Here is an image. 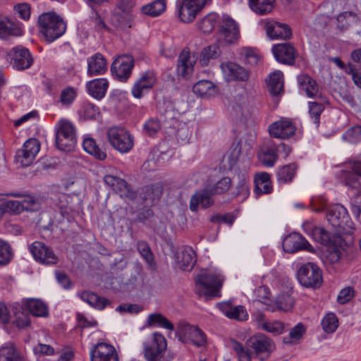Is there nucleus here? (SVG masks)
I'll use <instances>...</instances> for the list:
<instances>
[{
  "instance_id": "f257e3e1",
  "label": "nucleus",
  "mask_w": 361,
  "mask_h": 361,
  "mask_svg": "<svg viewBox=\"0 0 361 361\" xmlns=\"http://www.w3.org/2000/svg\"><path fill=\"white\" fill-rule=\"evenodd\" d=\"M342 181L350 190L351 211L361 221V160L353 162L350 171H343Z\"/></svg>"
},
{
  "instance_id": "f03ea898",
  "label": "nucleus",
  "mask_w": 361,
  "mask_h": 361,
  "mask_svg": "<svg viewBox=\"0 0 361 361\" xmlns=\"http://www.w3.org/2000/svg\"><path fill=\"white\" fill-rule=\"evenodd\" d=\"M291 151L292 148L284 142L276 143L271 139H266L259 145L257 157L264 166L271 168L276 164L279 154H282L286 159Z\"/></svg>"
},
{
  "instance_id": "7ed1b4c3",
  "label": "nucleus",
  "mask_w": 361,
  "mask_h": 361,
  "mask_svg": "<svg viewBox=\"0 0 361 361\" xmlns=\"http://www.w3.org/2000/svg\"><path fill=\"white\" fill-rule=\"evenodd\" d=\"M40 32L48 42H52L62 36L66 30V24L55 12L43 13L38 18Z\"/></svg>"
},
{
  "instance_id": "20e7f679",
  "label": "nucleus",
  "mask_w": 361,
  "mask_h": 361,
  "mask_svg": "<svg viewBox=\"0 0 361 361\" xmlns=\"http://www.w3.org/2000/svg\"><path fill=\"white\" fill-rule=\"evenodd\" d=\"M224 277L219 270L199 274L196 279L197 293L206 297H220Z\"/></svg>"
},
{
  "instance_id": "39448f33",
  "label": "nucleus",
  "mask_w": 361,
  "mask_h": 361,
  "mask_svg": "<svg viewBox=\"0 0 361 361\" xmlns=\"http://www.w3.org/2000/svg\"><path fill=\"white\" fill-rule=\"evenodd\" d=\"M167 348L165 337L159 332L153 333L143 343V353L147 361H165L164 354Z\"/></svg>"
},
{
  "instance_id": "423d86ee",
  "label": "nucleus",
  "mask_w": 361,
  "mask_h": 361,
  "mask_svg": "<svg viewBox=\"0 0 361 361\" xmlns=\"http://www.w3.org/2000/svg\"><path fill=\"white\" fill-rule=\"evenodd\" d=\"M106 135L111 146L120 153H128L134 146L133 137L125 128L111 127L108 129Z\"/></svg>"
},
{
  "instance_id": "0eeeda50",
  "label": "nucleus",
  "mask_w": 361,
  "mask_h": 361,
  "mask_svg": "<svg viewBox=\"0 0 361 361\" xmlns=\"http://www.w3.org/2000/svg\"><path fill=\"white\" fill-rule=\"evenodd\" d=\"M326 217L329 224L340 231L348 233L353 229V222L351 221L347 209L340 204L328 207Z\"/></svg>"
},
{
  "instance_id": "6e6552de",
  "label": "nucleus",
  "mask_w": 361,
  "mask_h": 361,
  "mask_svg": "<svg viewBox=\"0 0 361 361\" xmlns=\"http://www.w3.org/2000/svg\"><path fill=\"white\" fill-rule=\"evenodd\" d=\"M178 340L183 343H192L197 347L207 344V336L198 326L185 322H180L176 332Z\"/></svg>"
},
{
  "instance_id": "1a4fd4ad",
  "label": "nucleus",
  "mask_w": 361,
  "mask_h": 361,
  "mask_svg": "<svg viewBox=\"0 0 361 361\" xmlns=\"http://www.w3.org/2000/svg\"><path fill=\"white\" fill-rule=\"evenodd\" d=\"M304 231L321 245L329 248L336 246L341 241V236L337 233H331L322 226H317L311 221H305L302 224Z\"/></svg>"
},
{
  "instance_id": "9d476101",
  "label": "nucleus",
  "mask_w": 361,
  "mask_h": 361,
  "mask_svg": "<svg viewBox=\"0 0 361 361\" xmlns=\"http://www.w3.org/2000/svg\"><path fill=\"white\" fill-rule=\"evenodd\" d=\"M211 0H177L176 6L179 19L183 23L192 22Z\"/></svg>"
},
{
  "instance_id": "9b49d317",
  "label": "nucleus",
  "mask_w": 361,
  "mask_h": 361,
  "mask_svg": "<svg viewBox=\"0 0 361 361\" xmlns=\"http://www.w3.org/2000/svg\"><path fill=\"white\" fill-rule=\"evenodd\" d=\"M76 137L73 125L68 121L62 120L56 135V145L61 151L69 152L75 146Z\"/></svg>"
},
{
  "instance_id": "f8f14e48",
  "label": "nucleus",
  "mask_w": 361,
  "mask_h": 361,
  "mask_svg": "<svg viewBox=\"0 0 361 361\" xmlns=\"http://www.w3.org/2000/svg\"><path fill=\"white\" fill-rule=\"evenodd\" d=\"M135 66L133 56L122 54L118 56L111 66V72L117 80L126 82L130 78Z\"/></svg>"
},
{
  "instance_id": "ddd939ff",
  "label": "nucleus",
  "mask_w": 361,
  "mask_h": 361,
  "mask_svg": "<svg viewBox=\"0 0 361 361\" xmlns=\"http://www.w3.org/2000/svg\"><path fill=\"white\" fill-rule=\"evenodd\" d=\"M298 279L305 287L319 288L322 283V271L316 264L309 262L300 268Z\"/></svg>"
},
{
  "instance_id": "4468645a",
  "label": "nucleus",
  "mask_w": 361,
  "mask_h": 361,
  "mask_svg": "<svg viewBox=\"0 0 361 361\" xmlns=\"http://www.w3.org/2000/svg\"><path fill=\"white\" fill-rule=\"evenodd\" d=\"M40 149V142L36 138H30L25 141L22 148L18 150L15 157L16 161L21 166L27 167L34 161Z\"/></svg>"
},
{
  "instance_id": "2eb2a0df",
  "label": "nucleus",
  "mask_w": 361,
  "mask_h": 361,
  "mask_svg": "<svg viewBox=\"0 0 361 361\" xmlns=\"http://www.w3.org/2000/svg\"><path fill=\"white\" fill-rule=\"evenodd\" d=\"M7 56L11 59L13 68L18 71L27 69L33 63V58L29 49L21 45L10 49Z\"/></svg>"
},
{
  "instance_id": "dca6fc26",
  "label": "nucleus",
  "mask_w": 361,
  "mask_h": 361,
  "mask_svg": "<svg viewBox=\"0 0 361 361\" xmlns=\"http://www.w3.org/2000/svg\"><path fill=\"white\" fill-rule=\"evenodd\" d=\"M219 41L225 44H233L240 38V30L236 22L229 16H223L219 30Z\"/></svg>"
},
{
  "instance_id": "f3484780",
  "label": "nucleus",
  "mask_w": 361,
  "mask_h": 361,
  "mask_svg": "<svg viewBox=\"0 0 361 361\" xmlns=\"http://www.w3.org/2000/svg\"><path fill=\"white\" fill-rule=\"evenodd\" d=\"M29 250L34 259L41 264L50 265L56 264L58 262V257L52 249L44 243L39 241L32 243L30 245Z\"/></svg>"
},
{
  "instance_id": "a211bd4d",
  "label": "nucleus",
  "mask_w": 361,
  "mask_h": 361,
  "mask_svg": "<svg viewBox=\"0 0 361 361\" xmlns=\"http://www.w3.org/2000/svg\"><path fill=\"white\" fill-rule=\"evenodd\" d=\"M283 249L286 252L295 253L300 250L314 252V247L300 233H292L283 241Z\"/></svg>"
},
{
  "instance_id": "6ab92c4d",
  "label": "nucleus",
  "mask_w": 361,
  "mask_h": 361,
  "mask_svg": "<svg viewBox=\"0 0 361 361\" xmlns=\"http://www.w3.org/2000/svg\"><path fill=\"white\" fill-rule=\"evenodd\" d=\"M271 51L279 63L288 66L295 63L298 52L292 44L285 42L275 44Z\"/></svg>"
},
{
  "instance_id": "aec40b11",
  "label": "nucleus",
  "mask_w": 361,
  "mask_h": 361,
  "mask_svg": "<svg viewBox=\"0 0 361 361\" xmlns=\"http://www.w3.org/2000/svg\"><path fill=\"white\" fill-rule=\"evenodd\" d=\"M90 355L91 361H118L116 348L106 343L94 345L90 351Z\"/></svg>"
},
{
  "instance_id": "412c9836",
  "label": "nucleus",
  "mask_w": 361,
  "mask_h": 361,
  "mask_svg": "<svg viewBox=\"0 0 361 361\" xmlns=\"http://www.w3.org/2000/svg\"><path fill=\"white\" fill-rule=\"evenodd\" d=\"M104 181L113 190L119 193L121 197L134 200L137 197L136 192L124 179L112 175H106Z\"/></svg>"
},
{
  "instance_id": "4be33fe9",
  "label": "nucleus",
  "mask_w": 361,
  "mask_h": 361,
  "mask_svg": "<svg viewBox=\"0 0 361 361\" xmlns=\"http://www.w3.org/2000/svg\"><path fill=\"white\" fill-rule=\"evenodd\" d=\"M295 126L287 118H281L269 126V135L275 138L283 140L290 138L295 135Z\"/></svg>"
},
{
  "instance_id": "5701e85b",
  "label": "nucleus",
  "mask_w": 361,
  "mask_h": 361,
  "mask_svg": "<svg viewBox=\"0 0 361 361\" xmlns=\"http://www.w3.org/2000/svg\"><path fill=\"white\" fill-rule=\"evenodd\" d=\"M245 345L252 350L256 355L270 353L274 348L273 341L262 334H257L249 338L245 342Z\"/></svg>"
},
{
  "instance_id": "b1692460",
  "label": "nucleus",
  "mask_w": 361,
  "mask_h": 361,
  "mask_svg": "<svg viewBox=\"0 0 361 361\" xmlns=\"http://www.w3.org/2000/svg\"><path fill=\"white\" fill-rule=\"evenodd\" d=\"M221 68L228 80H240L245 82L249 79V71L235 63H222L221 64Z\"/></svg>"
},
{
  "instance_id": "393cba45",
  "label": "nucleus",
  "mask_w": 361,
  "mask_h": 361,
  "mask_svg": "<svg viewBox=\"0 0 361 361\" xmlns=\"http://www.w3.org/2000/svg\"><path fill=\"white\" fill-rule=\"evenodd\" d=\"M215 194L210 188H205L196 192L191 197L190 202V209L192 212H197L200 204L202 209H207L212 207L214 200L213 197Z\"/></svg>"
},
{
  "instance_id": "a878e982",
  "label": "nucleus",
  "mask_w": 361,
  "mask_h": 361,
  "mask_svg": "<svg viewBox=\"0 0 361 361\" xmlns=\"http://www.w3.org/2000/svg\"><path fill=\"white\" fill-rule=\"evenodd\" d=\"M20 303L25 310L29 312L34 317H47L49 316V308L47 305L42 300L37 298H23Z\"/></svg>"
},
{
  "instance_id": "bb28decb",
  "label": "nucleus",
  "mask_w": 361,
  "mask_h": 361,
  "mask_svg": "<svg viewBox=\"0 0 361 361\" xmlns=\"http://www.w3.org/2000/svg\"><path fill=\"white\" fill-rule=\"evenodd\" d=\"M219 310L228 318L238 321H246L248 314L243 305L233 306L231 303L221 302L217 305Z\"/></svg>"
},
{
  "instance_id": "cd10ccee",
  "label": "nucleus",
  "mask_w": 361,
  "mask_h": 361,
  "mask_svg": "<svg viewBox=\"0 0 361 361\" xmlns=\"http://www.w3.org/2000/svg\"><path fill=\"white\" fill-rule=\"evenodd\" d=\"M107 71V63L104 56L96 53L87 59V74L90 77L104 74Z\"/></svg>"
},
{
  "instance_id": "c85d7f7f",
  "label": "nucleus",
  "mask_w": 361,
  "mask_h": 361,
  "mask_svg": "<svg viewBox=\"0 0 361 361\" xmlns=\"http://www.w3.org/2000/svg\"><path fill=\"white\" fill-rule=\"evenodd\" d=\"M267 35L271 39H286L292 36L290 27L284 23L279 22H268L265 25Z\"/></svg>"
},
{
  "instance_id": "c756f323",
  "label": "nucleus",
  "mask_w": 361,
  "mask_h": 361,
  "mask_svg": "<svg viewBox=\"0 0 361 361\" xmlns=\"http://www.w3.org/2000/svg\"><path fill=\"white\" fill-rule=\"evenodd\" d=\"M13 317L11 321V324L18 329H25L30 326L31 321L27 313L25 312V307L20 302H16L13 305Z\"/></svg>"
},
{
  "instance_id": "7c9ffc66",
  "label": "nucleus",
  "mask_w": 361,
  "mask_h": 361,
  "mask_svg": "<svg viewBox=\"0 0 361 361\" xmlns=\"http://www.w3.org/2000/svg\"><path fill=\"white\" fill-rule=\"evenodd\" d=\"M23 34V30L19 23L0 15V38L6 39L10 36H21Z\"/></svg>"
},
{
  "instance_id": "2f4dec72",
  "label": "nucleus",
  "mask_w": 361,
  "mask_h": 361,
  "mask_svg": "<svg viewBox=\"0 0 361 361\" xmlns=\"http://www.w3.org/2000/svg\"><path fill=\"white\" fill-rule=\"evenodd\" d=\"M107 79L102 78L93 79L86 84V89L90 95L100 100L104 97L109 88Z\"/></svg>"
},
{
  "instance_id": "473e14b6",
  "label": "nucleus",
  "mask_w": 361,
  "mask_h": 361,
  "mask_svg": "<svg viewBox=\"0 0 361 361\" xmlns=\"http://www.w3.org/2000/svg\"><path fill=\"white\" fill-rule=\"evenodd\" d=\"M299 88L307 97L314 98L319 94L317 82L312 77L306 73H302L297 76Z\"/></svg>"
},
{
  "instance_id": "72a5a7b5",
  "label": "nucleus",
  "mask_w": 361,
  "mask_h": 361,
  "mask_svg": "<svg viewBox=\"0 0 361 361\" xmlns=\"http://www.w3.org/2000/svg\"><path fill=\"white\" fill-rule=\"evenodd\" d=\"M195 63V61L190 56V51L183 49L178 56L176 68L178 75L185 78H188L193 71Z\"/></svg>"
},
{
  "instance_id": "f704fd0d",
  "label": "nucleus",
  "mask_w": 361,
  "mask_h": 361,
  "mask_svg": "<svg viewBox=\"0 0 361 361\" xmlns=\"http://www.w3.org/2000/svg\"><path fill=\"white\" fill-rule=\"evenodd\" d=\"M298 166L295 163H291L277 169L276 176L279 184H287L291 183L298 171Z\"/></svg>"
},
{
  "instance_id": "c9c22d12",
  "label": "nucleus",
  "mask_w": 361,
  "mask_h": 361,
  "mask_svg": "<svg viewBox=\"0 0 361 361\" xmlns=\"http://www.w3.org/2000/svg\"><path fill=\"white\" fill-rule=\"evenodd\" d=\"M283 76L281 71H276L270 73L267 80L269 91L273 97L280 96L283 92Z\"/></svg>"
},
{
  "instance_id": "e433bc0d",
  "label": "nucleus",
  "mask_w": 361,
  "mask_h": 361,
  "mask_svg": "<svg viewBox=\"0 0 361 361\" xmlns=\"http://www.w3.org/2000/svg\"><path fill=\"white\" fill-rule=\"evenodd\" d=\"M192 92L198 97L207 99L217 93V88L211 81L202 80L193 85Z\"/></svg>"
},
{
  "instance_id": "4c0bfd02",
  "label": "nucleus",
  "mask_w": 361,
  "mask_h": 361,
  "mask_svg": "<svg viewBox=\"0 0 361 361\" xmlns=\"http://www.w3.org/2000/svg\"><path fill=\"white\" fill-rule=\"evenodd\" d=\"M147 326L149 327L162 328L171 331L174 330V326L165 316L161 313H153L148 315Z\"/></svg>"
},
{
  "instance_id": "58836bf2",
  "label": "nucleus",
  "mask_w": 361,
  "mask_h": 361,
  "mask_svg": "<svg viewBox=\"0 0 361 361\" xmlns=\"http://www.w3.org/2000/svg\"><path fill=\"white\" fill-rule=\"evenodd\" d=\"M80 298L91 307L99 310L104 309L108 304H110V301L108 299L89 291L82 292L80 295Z\"/></svg>"
},
{
  "instance_id": "ea45409f",
  "label": "nucleus",
  "mask_w": 361,
  "mask_h": 361,
  "mask_svg": "<svg viewBox=\"0 0 361 361\" xmlns=\"http://www.w3.org/2000/svg\"><path fill=\"white\" fill-rule=\"evenodd\" d=\"M0 361H25L12 343H6L0 348Z\"/></svg>"
},
{
  "instance_id": "a19ab883",
  "label": "nucleus",
  "mask_w": 361,
  "mask_h": 361,
  "mask_svg": "<svg viewBox=\"0 0 361 361\" xmlns=\"http://www.w3.org/2000/svg\"><path fill=\"white\" fill-rule=\"evenodd\" d=\"M238 58L245 64L255 66L260 58L257 51L250 47H241L238 51Z\"/></svg>"
},
{
  "instance_id": "79ce46f5",
  "label": "nucleus",
  "mask_w": 361,
  "mask_h": 361,
  "mask_svg": "<svg viewBox=\"0 0 361 361\" xmlns=\"http://www.w3.org/2000/svg\"><path fill=\"white\" fill-rule=\"evenodd\" d=\"M84 150L94 158L103 161L106 158V153L102 150L92 138H85L82 142Z\"/></svg>"
},
{
  "instance_id": "37998d69",
  "label": "nucleus",
  "mask_w": 361,
  "mask_h": 361,
  "mask_svg": "<svg viewBox=\"0 0 361 361\" xmlns=\"http://www.w3.org/2000/svg\"><path fill=\"white\" fill-rule=\"evenodd\" d=\"M195 262V252L190 247L185 248L181 253V259L179 261L180 268L184 271H190Z\"/></svg>"
},
{
  "instance_id": "c03bdc74",
  "label": "nucleus",
  "mask_w": 361,
  "mask_h": 361,
  "mask_svg": "<svg viewBox=\"0 0 361 361\" xmlns=\"http://www.w3.org/2000/svg\"><path fill=\"white\" fill-rule=\"evenodd\" d=\"M221 51L219 47L213 44L204 47L200 56V63L202 66H207L210 59H215L218 58Z\"/></svg>"
},
{
  "instance_id": "a18cd8bd",
  "label": "nucleus",
  "mask_w": 361,
  "mask_h": 361,
  "mask_svg": "<svg viewBox=\"0 0 361 361\" xmlns=\"http://www.w3.org/2000/svg\"><path fill=\"white\" fill-rule=\"evenodd\" d=\"M250 8L259 15L270 13L274 6V0H248Z\"/></svg>"
},
{
  "instance_id": "49530a36",
  "label": "nucleus",
  "mask_w": 361,
  "mask_h": 361,
  "mask_svg": "<svg viewBox=\"0 0 361 361\" xmlns=\"http://www.w3.org/2000/svg\"><path fill=\"white\" fill-rule=\"evenodd\" d=\"M166 0H154L153 2L143 6L141 11L144 14L150 16H159L166 9Z\"/></svg>"
},
{
  "instance_id": "de8ad7c7",
  "label": "nucleus",
  "mask_w": 361,
  "mask_h": 361,
  "mask_svg": "<svg viewBox=\"0 0 361 361\" xmlns=\"http://www.w3.org/2000/svg\"><path fill=\"white\" fill-rule=\"evenodd\" d=\"M218 19L216 13H209L198 22V27L202 32L209 33L214 29Z\"/></svg>"
},
{
  "instance_id": "09e8293b",
  "label": "nucleus",
  "mask_w": 361,
  "mask_h": 361,
  "mask_svg": "<svg viewBox=\"0 0 361 361\" xmlns=\"http://www.w3.org/2000/svg\"><path fill=\"white\" fill-rule=\"evenodd\" d=\"M23 212L21 202L17 200H8L0 204V214L1 215L8 213L19 214Z\"/></svg>"
},
{
  "instance_id": "8fccbe9b",
  "label": "nucleus",
  "mask_w": 361,
  "mask_h": 361,
  "mask_svg": "<svg viewBox=\"0 0 361 361\" xmlns=\"http://www.w3.org/2000/svg\"><path fill=\"white\" fill-rule=\"evenodd\" d=\"M276 304L278 310L287 312L293 307L295 300L290 293H281L277 296Z\"/></svg>"
},
{
  "instance_id": "3c124183",
  "label": "nucleus",
  "mask_w": 361,
  "mask_h": 361,
  "mask_svg": "<svg viewBox=\"0 0 361 361\" xmlns=\"http://www.w3.org/2000/svg\"><path fill=\"white\" fill-rule=\"evenodd\" d=\"M323 330L327 334L336 331L338 326V320L334 313L326 314L322 320Z\"/></svg>"
},
{
  "instance_id": "603ef678",
  "label": "nucleus",
  "mask_w": 361,
  "mask_h": 361,
  "mask_svg": "<svg viewBox=\"0 0 361 361\" xmlns=\"http://www.w3.org/2000/svg\"><path fill=\"white\" fill-rule=\"evenodd\" d=\"M137 249L142 258L150 267L154 265V255L147 242L144 240L138 241L137 243Z\"/></svg>"
},
{
  "instance_id": "864d4df0",
  "label": "nucleus",
  "mask_w": 361,
  "mask_h": 361,
  "mask_svg": "<svg viewBox=\"0 0 361 361\" xmlns=\"http://www.w3.org/2000/svg\"><path fill=\"white\" fill-rule=\"evenodd\" d=\"M238 183L236 185V192H234L235 196H242L243 199L248 197L250 194L248 179L244 174H238Z\"/></svg>"
},
{
  "instance_id": "5fc2aeb1",
  "label": "nucleus",
  "mask_w": 361,
  "mask_h": 361,
  "mask_svg": "<svg viewBox=\"0 0 361 361\" xmlns=\"http://www.w3.org/2000/svg\"><path fill=\"white\" fill-rule=\"evenodd\" d=\"M232 348L237 355L238 361H251L250 348L236 341L232 342Z\"/></svg>"
},
{
  "instance_id": "6e6d98bb",
  "label": "nucleus",
  "mask_w": 361,
  "mask_h": 361,
  "mask_svg": "<svg viewBox=\"0 0 361 361\" xmlns=\"http://www.w3.org/2000/svg\"><path fill=\"white\" fill-rule=\"evenodd\" d=\"M76 96L75 89L72 87H67L61 92L60 102L63 106H68L73 104Z\"/></svg>"
},
{
  "instance_id": "4d7b16f0",
  "label": "nucleus",
  "mask_w": 361,
  "mask_h": 361,
  "mask_svg": "<svg viewBox=\"0 0 361 361\" xmlns=\"http://www.w3.org/2000/svg\"><path fill=\"white\" fill-rule=\"evenodd\" d=\"M13 257L11 245L6 241L0 240V264H7Z\"/></svg>"
},
{
  "instance_id": "13d9d810",
  "label": "nucleus",
  "mask_w": 361,
  "mask_h": 361,
  "mask_svg": "<svg viewBox=\"0 0 361 361\" xmlns=\"http://www.w3.org/2000/svg\"><path fill=\"white\" fill-rule=\"evenodd\" d=\"M137 80L148 90H150L157 82V78L154 72L147 71L140 75Z\"/></svg>"
},
{
  "instance_id": "bf43d9fd",
  "label": "nucleus",
  "mask_w": 361,
  "mask_h": 361,
  "mask_svg": "<svg viewBox=\"0 0 361 361\" xmlns=\"http://www.w3.org/2000/svg\"><path fill=\"white\" fill-rule=\"evenodd\" d=\"M324 105L316 102H309V113L310 117L313 119V123L316 124L317 127L319 124L320 115L324 111Z\"/></svg>"
},
{
  "instance_id": "052dcab7",
  "label": "nucleus",
  "mask_w": 361,
  "mask_h": 361,
  "mask_svg": "<svg viewBox=\"0 0 361 361\" xmlns=\"http://www.w3.org/2000/svg\"><path fill=\"white\" fill-rule=\"evenodd\" d=\"M144 130L149 136L155 135L161 129V123L156 118L148 119L143 126Z\"/></svg>"
},
{
  "instance_id": "680f3d73",
  "label": "nucleus",
  "mask_w": 361,
  "mask_h": 361,
  "mask_svg": "<svg viewBox=\"0 0 361 361\" xmlns=\"http://www.w3.org/2000/svg\"><path fill=\"white\" fill-rule=\"evenodd\" d=\"M81 113L86 119H96L99 114V108L90 102H85L81 107Z\"/></svg>"
},
{
  "instance_id": "e2e57ef3",
  "label": "nucleus",
  "mask_w": 361,
  "mask_h": 361,
  "mask_svg": "<svg viewBox=\"0 0 361 361\" xmlns=\"http://www.w3.org/2000/svg\"><path fill=\"white\" fill-rule=\"evenodd\" d=\"M341 252L336 246L331 247L324 255V262L328 265H334L339 262Z\"/></svg>"
},
{
  "instance_id": "0e129e2a",
  "label": "nucleus",
  "mask_w": 361,
  "mask_h": 361,
  "mask_svg": "<svg viewBox=\"0 0 361 361\" xmlns=\"http://www.w3.org/2000/svg\"><path fill=\"white\" fill-rule=\"evenodd\" d=\"M306 331L305 326L302 323H298L289 332V336L285 337L283 341L286 343H290V339L293 341L300 340Z\"/></svg>"
},
{
  "instance_id": "69168bd1",
  "label": "nucleus",
  "mask_w": 361,
  "mask_h": 361,
  "mask_svg": "<svg viewBox=\"0 0 361 361\" xmlns=\"http://www.w3.org/2000/svg\"><path fill=\"white\" fill-rule=\"evenodd\" d=\"M231 185V179L227 176L219 180L212 188L215 195L223 194L228 191Z\"/></svg>"
},
{
  "instance_id": "338daca9",
  "label": "nucleus",
  "mask_w": 361,
  "mask_h": 361,
  "mask_svg": "<svg viewBox=\"0 0 361 361\" xmlns=\"http://www.w3.org/2000/svg\"><path fill=\"white\" fill-rule=\"evenodd\" d=\"M263 330L275 335L281 334L284 331V325L279 321L267 322L263 323Z\"/></svg>"
},
{
  "instance_id": "774afa93",
  "label": "nucleus",
  "mask_w": 361,
  "mask_h": 361,
  "mask_svg": "<svg viewBox=\"0 0 361 361\" xmlns=\"http://www.w3.org/2000/svg\"><path fill=\"white\" fill-rule=\"evenodd\" d=\"M21 204L23 211L36 212L40 209L39 201L32 196L26 197L21 201Z\"/></svg>"
}]
</instances>
